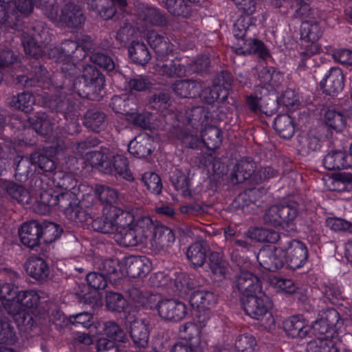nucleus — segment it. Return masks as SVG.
Returning a JSON list of instances; mask_svg holds the SVG:
<instances>
[{
  "label": "nucleus",
  "mask_w": 352,
  "mask_h": 352,
  "mask_svg": "<svg viewBox=\"0 0 352 352\" xmlns=\"http://www.w3.org/2000/svg\"><path fill=\"white\" fill-rule=\"evenodd\" d=\"M321 89L329 95H334L341 91L344 85L343 72L338 67L331 68L320 83Z\"/></svg>",
  "instance_id": "nucleus-17"
},
{
  "label": "nucleus",
  "mask_w": 352,
  "mask_h": 352,
  "mask_svg": "<svg viewBox=\"0 0 352 352\" xmlns=\"http://www.w3.org/2000/svg\"><path fill=\"white\" fill-rule=\"evenodd\" d=\"M82 76L87 86L93 87L95 91L100 90L104 85V76L92 65L84 67Z\"/></svg>",
  "instance_id": "nucleus-39"
},
{
  "label": "nucleus",
  "mask_w": 352,
  "mask_h": 352,
  "mask_svg": "<svg viewBox=\"0 0 352 352\" xmlns=\"http://www.w3.org/2000/svg\"><path fill=\"white\" fill-rule=\"evenodd\" d=\"M235 285L243 295V298H248L262 292L259 278L248 271L240 272L236 277Z\"/></svg>",
  "instance_id": "nucleus-15"
},
{
  "label": "nucleus",
  "mask_w": 352,
  "mask_h": 352,
  "mask_svg": "<svg viewBox=\"0 0 352 352\" xmlns=\"http://www.w3.org/2000/svg\"><path fill=\"white\" fill-rule=\"evenodd\" d=\"M84 124L91 131L99 132L104 128L105 116L103 113L89 110L85 115Z\"/></svg>",
  "instance_id": "nucleus-52"
},
{
  "label": "nucleus",
  "mask_w": 352,
  "mask_h": 352,
  "mask_svg": "<svg viewBox=\"0 0 352 352\" xmlns=\"http://www.w3.org/2000/svg\"><path fill=\"white\" fill-rule=\"evenodd\" d=\"M232 50L236 54L240 55L256 54L261 58H265L268 55L263 43L256 39H245L243 37L237 38Z\"/></svg>",
  "instance_id": "nucleus-21"
},
{
  "label": "nucleus",
  "mask_w": 352,
  "mask_h": 352,
  "mask_svg": "<svg viewBox=\"0 0 352 352\" xmlns=\"http://www.w3.org/2000/svg\"><path fill=\"white\" fill-rule=\"evenodd\" d=\"M186 256L195 267H201L206 261V248L201 243H195L188 248Z\"/></svg>",
  "instance_id": "nucleus-43"
},
{
  "label": "nucleus",
  "mask_w": 352,
  "mask_h": 352,
  "mask_svg": "<svg viewBox=\"0 0 352 352\" xmlns=\"http://www.w3.org/2000/svg\"><path fill=\"white\" fill-rule=\"evenodd\" d=\"M40 298L38 293L32 289L19 291L18 293V300L21 301L25 314L28 309L36 308L38 306Z\"/></svg>",
  "instance_id": "nucleus-59"
},
{
  "label": "nucleus",
  "mask_w": 352,
  "mask_h": 352,
  "mask_svg": "<svg viewBox=\"0 0 352 352\" xmlns=\"http://www.w3.org/2000/svg\"><path fill=\"white\" fill-rule=\"evenodd\" d=\"M85 159L92 167L112 175H118L126 180L133 179L127 158L116 148H103L98 152L86 154Z\"/></svg>",
  "instance_id": "nucleus-1"
},
{
  "label": "nucleus",
  "mask_w": 352,
  "mask_h": 352,
  "mask_svg": "<svg viewBox=\"0 0 352 352\" xmlns=\"http://www.w3.org/2000/svg\"><path fill=\"white\" fill-rule=\"evenodd\" d=\"M130 296L132 299L140 305L149 309H156L157 310L158 304L162 300L157 294L150 293H142L138 289H133Z\"/></svg>",
  "instance_id": "nucleus-48"
},
{
  "label": "nucleus",
  "mask_w": 352,
  "mask_h": 352,
  "mask_svg": "<svg viewBox=\"0 0 352 352\" xmlns=\"http://www.w3.org/2000/svg\"><path fill=\"white\" fill-rule=\"evenodd\" d=\"M338 339L316 338L311 340L307 346V352H338Z\"/></svg>",
  "instance_id": "nucleus-44"
},
{
  "label": "nucleus",
  "mask_w": 352,
  "mask_h": 352,
  "mask_svg": "<svg viewBox=\"0 0 352 352\" xmlns=\"http://www.w3.org/2000/svg\"><path fill=\"white\" fill-rule=\"evenodd\" d=\"M153 228V220L148 217H144L135 221V226L124 230L116 232L115 240L122 246H135L138 244H146L148 234Z\"/></svg>",
  "instance_id": "nucleus-4"
},
{
  "label": "nucleus",
  "mask_w": 352,
  "mask_h": 352,
  "mask_svg": "<svg viewBox=\"0 0 352 352\" xmlns=\"http://www.w3.org/2000/svg\"><path fill=\"white\" fill-rule=\"evenodd\" d=\"M53 184L56 188H63L65 191L75 190L77 181L74 176L64 171H56L52 177Z\"/></svg>",
  "instance_id": "nucleus-50"
},
{
  "label": "nucleus",
  "mask_w": 352,
  "mask_h": 352,
  "mask_svg": "<svg viewBox=\"0 0 352 352\" xmlns=\"http://www.w3.org/2000/svg\"><path fill=\"white\" fill-rule=\"evenodd\" d=\"M152 86L149 79L144 76H135L126 82V87L131 94L142 92L149 89Z\"/></svg>",
  "instance_id": "nucleus-56"
},
{
  "label": "nucleus",
  "mask_w": 352,
  "mask_h": 352,
  "mask_svg": "<svg viewBox=\"0 0 352 352\" xmlns=\"http://www.w3.org/2000/svg\"><path fill=\"white\" fill-rule=\"evenodd\" d=\"M151 270L149 260L145 256H129L124 258L120 267L123 276L132 278L145 276Z\"/></svg>",
  "instance_id": "nucleus-10"
},
{
  "label": "nucleus",
  "mask_w": 352,
  "mask_h": 352,
  "mask_svg": "<svg viewBox=\"0 0 352 352\" xmlns=\"http://www.w3.org/2000/svg\"><path fill=\"white\" fill-rule=\"evenodd\" d=\"M259 264L270 271H276L283 266V250L281 247H268L261 249L257 255Z\"/></svg>",
  "instance_id": "nucleus-14"
},
{
  "label": "nucleus",
  "mask_w": 352,
  "mask_h": 352,
  "mask_svg": "<svg viewBox=\"0 0 352 352\" xmlns=\"http://www.w3.org/2000/svg\"><path fill=\"white\" fill-rule=\"evenodd\" d=\"M150 230L148 241H150L153 250L166 251L175 243V234L169 228L163 225H155L153 222V228Z\"/></svg>",
  "instance_id": "nucleus-9"
},
{
  "label": "nucleus",
  "mask_w": 352,
  "mask_h": 352,
  "mask_svg": "<svg viewBox=\"0 0 352 352\" xmlns=\"http://www.w3.org/2000/svg\"><path fill=\"white\" fill-rule=\"evenodd\" d=\"M153 139L146 133L136 136L128 145L129 152L137 157H145L154 149Z\"/></svg>",
  "instance_id": "nucleus-24"
},
{
  "label": "nucleus",
  "mask_w": 352,
  "mask_h": 352,
  "mask_svg": "<svg viewBox=\"0 0 352 352\" xmlns=\"http://www.w3.org/2000/svg\"><path fill=\"white\" fill-rule=\"evenodd\" d=\"M45 101L43 104L48 106L51 109H56L57 111L64 113L65 119L68 120L69 113L76 110L75 105L70 104L69 100H57L54 98H48V94L45 93Z\"/></svg>",
  "instance_id": "nucleus-53"
},
{
  "label": "nucleus",
  "mask_w": 352,
  "mask_h": 352,
  "mask_svg": "<svg viewBox=\"0 0 352 352\" xmlns=\"http://www.w3.org/2000/svg\"><path fill=\"white\" fill-rule=\"evenodd\" d=\"M283 328L287 335L292 338H305L311 331L308 321L299 316H293L286 319Z\"/></svg>",
  "instance_id": "nucleus-18"
},
{
  "label": "nucleus",
  "mask_w": 352,
  "mask_h": 352,
  "mask_svg": "<svg viewBox=\"0 0 352 352\" xmlns=\"http://www.w3.org/2000/svg\"><path fill=\"white\" fill-rule=\"evenodd\" d=\"M35 104V99L32 94L28 92H23L13 96L9 104L19 110L29 113L33 109V105Z\"/></svg>",
  "instance_id": "nucleus-46"
},
{
  "label": "nucleus",
  "mask_w": 352,
  "mask_h": 352,
  "mask_svg": "<svg viewBox=\"0 0 352 352\" xmlns=\"http://www.w3.org/2000/svg\"><path fill=\"white\" fill-rule=\"evenodd\" d=\"M115 2L120 6L126 5V0H91L89 1V4L91 9L96 10L102 18L109 19L116 12Z\"/></svg>",
  "instance_id": "nucleus-30"
},
{
  "label": "nucleus",
  "mask_w": 352,
  "mask_h": 352,
  "mask_svg": "<svg viewBox=\"0 0 352 352\" xmlns=\"http://www.w3.org/2000/svg\"><path fill=\"white\" fill-rule=\"evenodd\" d=\"M231 87L230 76L227 72H223L219 76L217 82L212 87L206 88L201 92V97L207 103H213L215 101L221 102L222 104L219 107L220 112L223 113V109L228 112H232L236 109L235 100L230 98V101L226 102L228 98L229 89Z\"/></svg>",
  "instance_id": "nucleus-3"
},
{
  "label": "nucleus",
  "mask_w": 352,
  "mask_h": 352,
  "mask_svg": "<svg viewBox=\"0 0 352 352\" xmlns=\"http://www.w3.org/2000/svg\"><path fill=\"white\" fill-rule=\"evenodd\" d=\"M80 48V45L77 42L73 41H65L63 43L61 47L50 49L49 56L52 58H56L57 60L63 61L67 58H70L72 54Z\"/></svg>",
  "instance_id": "nucleus-45"
},
{
  "label": "nucleus",
  "mask_w": 352,
  "mask_h": 352,
  "mask_svg": "<svg viewBox=\"0 0 352 352\" xmlns=\"http://www.w3.org/2000/svg\"><path fill=\"white\" fill-rule=\"evenodd\" d=\"M157 313L162 319L170 321L183 320L187 314L186 305L173 299L162 300L157 306Z\"/></svg>",
  "instance_id": "nucleus-12"
},
{
  "label": "nucleus",
  "mask_w": 352,
  "mask_h": 352,
  "mask_svg": "<svg viewBox=\"0 0 352 352\" xmlns=\"http://www.w3.org/2000/svg\"><path fill=\"white\" fill-rule=\"evenodd\" d=\"M56 206L67 216L78 201L75 191H63L56 194Z\"/></svg>",
  "instance_id": "nucleus-55"
},
{
  "label": "nucleus",
  "mask_w": 352,
  "mask_h": 352,
  "mask_svg": "<svg viewBox=\"0 0 352 352\" xmlns=\"http://www.w3.org/2000/svg\"><path fill=\"white\" fill-rule=\"evenodd\" d=\"M107 307L116 311H126V302L120 294L111 292L107 296Z\"/></svg>",
  "instance_id": "nucleus-64"
},
{
  "label": "nucleus",
  "mask_w": 352,
  "mask_h": 352,
  "mask_svg": "<svg viewBox=\"0 0 352 352\" xmlns=\"http://www.w3.org/2000/svg\"><path fill=\"white\" fill-rule=\"evenodd\" d=\"M104 333L108 340L124 342L126 340V336L124 330L116 322H107L104 326Z\"/></svg>",
  "instance_id": "nucleus-57"
},
{
  "label": "nucleus",
  "mask_w": 352,
  "mask_h": 352,
  "mask_svg": "<svg viewBox=\"0 0 352 352\" xmlns=\"http://www.w3.org/2000/svg\"><path fill=\"white\" fill-rule=\"evenodd\" d=\"M93 201L94 197L88 196L87 199L77 201L72 210L67 212V217L81 225L89 223L96 214V208Z\"/></svg>",
  "instance_id": "nucleus-11"
},
{
  "label": "nucleus",
  "mask_w": 352,
  "mask_h": 352,
  "mask_svg": "<svg viewBox=\"0 0 352 352\" xmlns=\"http://www.w3.org/2000/svg\"><path fill=\"white\" fill-rule=\"evenodd\" d=\"M111 205L103 206L102 215L97 217L91 221V226L94 230L105 233H113L115 232V225L113 218H110V209Z\"/></svg>",
  "instance_id": "nucleus-33"
},
{
  "label": "nucleus",
  "mask_w": 352,
  "mask_h": 352,
  "mask_svg": "<svg viewBox=\"0 0 352 352\" xmlns=\"http://www.w3.org/2000/svg\"><path fill=\"white\" fill-rule=\"evenodd\" d=\"M297 214L298 210L294 206L274 205L266 210L264 221L274 226L287 230Z\"/></svg>",
  "instance_id": "nucleus-6"
},
{
  "label": "nucleus",
  "mask_w": 352,
  "mask_h": 352,
  "mask_svg": "<svg viewBox=\"0 0 352 352\" xmlns=\"http://www.w3.org/2000/svg\"><path fill=\"white\" fill-rule=\"evenodd\" d=\"M146 38L151 47L155 50L156 55L173 51V45L169 41L153 30L148 31Z\"/></svg>",
  "instance_id": "nucleus-34"
},
{
  "label": "nucleus",
  "mask_w": 352,
  "mask_h": 352,
  "mask_svg": "<svg viewBox=\"0 0 352 352\" xmlns=\"http://www.w3.org/2000/svg\"><path fill=\"white\" fill-rule=\"evenodd\" d=\"M242 304L246 314L256 320H261L273 305L270 297L263 292L243 298Z\"/></svg>",
  "instance_id": "nucleus-8"
},
{
  "label": "nucleus",
  "mask_w": 352,
  "mask_h": 352,
  "mask_svg": "<svg viewBox=\"0 0 352 352\" xmlns=\"http://www.w3.org/2000/svg\"><path fill=\"white\" fill-rule=\"evenodd\" d=\"M322 35V27L317 21L305 20L302 23L300 36L304 42H317Z\"/></svg>",
  "instance_id": "nucleus-35"
},
{
  "label": "nucleus",
  "mask_w": 352,
  "mask_h": 352,
  "mask_svg": "<svg viewBox=\"0 0 352 352\" xmlns=\"http://www.w3.org/2000/svg\"><path fill=\"white\" fill-rule=\"evenodd\" d=\"M201 86L193 80H181L173 85L174 92L181 97H194L199 94Z\"/></svg>",
  "instance_id": "nucleus-49"
},
{
  "label": "nucleus",
  "mask_w": 352,
  "mask_h": 352,
  "mask_svg": "<svg viewBox=\"0 0 352 352\" xmlns=\"http://www.w3.org/2000/svg\"><path fill=\"white\" fill-rule=\"evenodd\" d=\"M166 8L173 16L188 17L199 0H164Z\"/></svg>",
  "instance_id": "nucleus-28"
},
{
  "label": "nucleus",
  "mask_w": 352,
  "mask_h": 352,
  "mask_svg": "<svg viewBox=\"0 0 352 352\" xmlns=\"http://www.w3.org/2000/svg\"><path fill=\"white\" fill-rule=\"evenodd\" d=\"M338 315L336 310H330L327 318H321L312 324L311 329L316 338L337 339L338 333L333 327L334 322L330 320L334 318L337 320Z\"/></svg>",
  "instance_id": "nucleus-16"
},
{
  "label": "nucleus",
  "mask_w": 352,
  "mask_h": 352,
  "mask_svg": "<svg viewBox=\"0 0 352 352\" xmlns=\"http://www.w3.org/2000/svg\"><path fill=\"white\" fill-rule=\"evenodd\" d=\"M284 263L292 270L302 267L308 258L306 245L298 240L288 241L282 246Z\"/></svg>",
  "instance_id": "nucleus-7"
},
{
  "label": "nucleus",
  "mask_w": 352,
  "mask_h": 352,
  "mask_svg": "<svg viewBox=\"0 0 352 352\" xmlns=\"http://www.w3.org/2000/svg\"><path fill=\"white\" fill-rule=\"evenodd\" d=\"M128 52L132 60L141 65L147 64L151 58L148 48L142 41H131L128 47Z\"/></svg>",
  "instance_id": "nucleus-31"
},
{
  "label": "nucleus",
  "mask_w": 352,
  "mask_h": 352,
  "mask_svg": "<svg viewBox=\"0 0 352 352\" xmlns=\"http://www.w3.org/2000/svg\"><path fill=\"white\" fill-rule=\"evenodd\" d=\"M202 142L205 146L211 150L219 147L222 142L221 130L214 126H208L201 131Z\"/></svg>",
  "instance_id": "nucleus-38"
},
{
  "label": "nucleus",
  "mask_w": 352,
  "mask_h": 352,
  "mask_svg": "<svg viewBox=\"0 0 352 352\" xmlns=\"http://www.w3.org/2000/svg\"><path fill=\"white\" fill-rule=\"evenodd\" d=\"M274 129L279 135L287 139L293 136L294 133V126L292 118L287 115H278L274 120Z\"/></svg>",
  "instance_id": "nucleus-42"
},
{
  "label": "nucleus",
  "mask_w": 352,
  "mask_h": 352,
  "mask_svg": "<svg viewBox=\"0 0 352 352\" xmlns=\"http://www.w3.org/2000/svg\"><path fill=\"white\" fill-rule=\"evenodd\" d=\"M247 103L253 111H261L267 115L274 113L276 104L274 100L258 98V96H250L247 98Z\"/></svg>",
  "instance_id": "nucleus-37"
},
{
  "label": "nucleus",
  "mask_w": 352,
  "mask_h": 352,
  "mask_svg": "<svg viewBox=\"0 0 352 352\" xmlns=\"http://www.w3.org/2000/svg\"><path fill=\"white\" fill-rule=\"evenodd\" d=\"M170 53L156 55L155 72L160 75L167 76H182L186 75V67L182 65L179 59H169Z\"/></svg>",
  "instance_id": "nucleus-13"
},
{
  "label": "nucleus",
  "mask_w": 352,
  "mask_h": 352,
  "mask_svg": "<svg viewBox=\"0 0 352 352\" xmlns=\"http://www.w3.org/2000/svg\"><path fill=\"white\" fill-rule=\"evenodd\" d=\"M25 268L29 276L37 280H43L50 274L49 267L41 258H30L26 262Z\"/></svg>",
  "instance_id": "nucleus-32"
},
{
  "label": "nucleus",
  "mask_w": 352,
  "mask_h": 352,
  "mask_svg": "<svg viewBox=\"0 0 352 352\" xmlns=\"http://www.w3.org/2000/svg\"><path fill=\"white\" fill-rule=\"evenodd\" d=\"M4 310L10 315L16 317L25 318V311L20 300H18V293L11 299L1 305Z\"/></svg>",
  "instance_id": "nucleus-63"
},
{
  "label": "nucleus",
  "mask_w": 352,
  "mask_h": 352,
  "mask_svg": "<svg viewBox=\"0 0 352 352\" xmlns=\"http://www.w3.org/2000/svg\"><path fill=\"white\" fill-rule=\"evenodd\" d=\"M246 236L252 241L267 243H276L280 237L279 234L274 230L259 228L249 229Z\"/></svg>",
  "instance_id": "nucleus-40"
},
{
  "label": "nucleus",
  "mask_w": 352,
  "mask_h": 352,
  "mask_svg": "<svg viewBox=\"0 0 352 352\" xmlns=\"http://www.w3.org/2000/svg\"><path fill=\"white\" fill-rule=\"evenodd\" d=\"M255 170L256 164L251 158H243L234 166L231 180L233 183H242L250 179Z\"/></svg>",
  "instance_id": "nucleus-26"
},
{
  "label": "nucleus",
  "mask_w": 352,
  "mask_h": 352,
  "mask_svg": "<svg viewBox=\"0 0 352 352\" xmlns=\"http://www.w3.org/2000/svg\"><path fill=\"white\" fill-rule=\"evenodd\" d=\"M36 6L41 8L52 21L62 23L70 28H80L85 21L82 9L74 3H66L60 9L56 3L49 0H38Z\"/></svg>",
  "instance_id": "nucleus-2"
},
{
  "label": "nucleus",
  "mask_w": 352,
  "mask_h": 352,
  "mask_svg": "<svg viewBox=\"0 0 352 352\" xmlns=\"http://www.w3.org/2000/svg\"><path fill=\"white\" fill-rule=\"evenodd\" d=\"M41 227V239L46 243H52L60 236L61 230L54 223H44Z\"/></svg>",
  "instance_id": "nucleus-61"
},
{
  "label": "nucleus",
  "mask_w": 352,
  "mask_h": 352,
  "mask_svg": "<svg viewBox=\"0 0 352 352\" xmlns=\"http://www.w3.org/2000/svg\"><path fill=\"white\" fill-rule=\"evenodd\" d=\"M189 300L193 307L197 308L201 311L209 310L213 307L217 302V297L211 292L197 290L191 294Z\"/></svg>",
  "instance_id": "nucleus-29"
},
{
  "label": "nucleus",
  "mask_w": 352,
  "mask_h": 352,
  "mask_svg": "<svg viewBox=\"0 0 352 352\" xmlns=\"http://www.w3.org/2000/svg\"><path fill=\"white\" fill-rule=\"evenodd\" d=\"M235 352H258V345L256 338L250 334L239 336L234 342Z\"/></svg>",
  "instance_id": "nucleus-51"
},
{
  "label": "nucleus",
  "mask_w": 352,
  "mask_h": 352,
  "mask_svg": "<svg viewBox=\"0 0 352 352\" xmlns=\"http://www.w3.org/2000/svg\"><path fill=\"white\" fill-rule=\"evenodd\" d=\"M210 276L214 280L221 281L226 279L229 272V264L218 252H212L208 263Z\"/></svg>",
  "instance_id": "nucleus-25"
},
{
  "label": "nucleus",
  "mask_w": 352,
  "mask_h": 352,
  "mask_svg": "<svg viewBox=\"0 0 352 352\" xmlns=\"http://www.w3.org/2000/svg\"><path fill=\"white\" fill-rule=\"evenodd\" d=\"M28 120L33 125L37 133L45 135H49L52 131L53 128L51 121L45 113L29 118Z\"/></svg>",
  "instance_id": "nucleus-54"
},
{
  "label": "nucleus",
  "mask_w": 352,
  "mask_h": 352,
  "mask_svg": "<svg viewBox=\"0 0 352 352\" xmlns=\"http://www.w3.org/2000/svg\"><path fill=\"white\" fill-rule=\"evenodd\" d=\"M34 36L27 33L22 35V43L25 52L33 57L38 58L45 52L46 45L51 41V36L47 28L43 25H38L34 30Z\"/></svg>",
  "instance_id": "nucleus-5"
},
{
  "label": "nucleus",
  "mask_w": 352,
  "mask_h": 352,
  "mask_svg": "<svg viewBox=\"0 0 352 352\" xmlns=\"http://www.w3.org/2000/svg\"><path fill=\"white\" fill-rule=\"evenodd\" d=\"M323 164L328 170L348 168L352 166V155L344 151H333L325 155Z\"/></svg>",
  "instance_id": "nucleus-23"
},
{
  "label": "nucleus",
  "mask_w": 352,
  "mask_h": 352,
  "mask_svg": "<svg viewBox=\"0 0 352 352\" xmlns=\"http://www.w3.org/2000/svg\"><path fill=\"white\" fill-rule=\"evenodd\" d=\"M142 14L144 20L151 25L162 26L166 23L165 16L156 8H146Z\"/></svg>",
  "instance_id": "nucleus-62"
},
{
  "label": "nucleus",
  "mask_w": 352,
  "mask_h": 352,
  "mask_svg": "<svg viewBox=\"0 0 352 352\" xmlns=\"http://www.w3.org/2000/svg\"><path fill=\"white\" fill-rule=\"evenodd\" d=\"M352 184V174L342 173L336 177H329L325 180L326 186L331 191L343 192L348 190Z\"/></svg>",
  "instance_id": "nucleus-41"
},
{
  "label": "nucleus",
  "mask_w": 352,
  "mask_h": 352,
  "mask_svg": "<svg viewBox=\"0 0 352 352\" xmlns=\"http://www.w3.org/2000/svg\"><path fill=\"white\" fill-rule=\"evenodd\" d=\"M142 180L148 190L154 195H160L162 189L160 177L153 172H147L142 175Z\"/></svg>",
  "instance_id": "nucleus-60"
},
{
  "label": "nucleus",
  "mask_w": 352,
  "mask_h": 352,
  "mask_svg": "<svg viewBox=\"0 0 352 352\" xmlns=\"http://www.w3.org/2000/svg\"><path fill=\"white\" fill-rule=\"evenodd\" d=\"M261 81L272 88L277 87L283 81V75L274 68H263L259 73Z\"/></svg>",
  "instance_id": "nucleus-58"
},
{
  "label": "nucleus",
  "mask_w": 352,
  "mask_h": 352,
  "mask_svg": "<svg viewBox=\"0 0 352 352\" xmlns=\"http://www.w3.org/2000/svg\"><path fill=\"white\" fill-rule=\"evenodd\" d=\"M41 233V224L34 221L23 223L19 229V236L21 243L30 248L38 245Z\"/></svg>",
  "instance_id": "nucleus-20"
},
{
  "label": "nucleus",
  "mask_w": 352,
  "mask_h": 352,
  "mask_svg": "<svg viewBox=\"0 0 352 352\" xmlns=\"http://www.w3.org/2000/svg\"><path fill=\"white\" fill-rule=\"evenodd\" d=\"M30 165H37L39 168L44 171H52L55 169L54 161L39 152L33 153L30 158L22 157L16 165V170L21 171V173L28 174L29 170L23 172V167H30Z\"/></svg>",
  "instance_id": "nucleus-19"
},
{
  "label": "nucleus",
  "mask_w": 352,
  "mask_h": 352,
  "mask_svg": "<svg viewBox=\"0 0 352 352\" xmlns=\"http://www.w3.org/2000/svg\"><path fill=\"white\" fill-rule=\"evenodd\" d=\"M126 319L130 322V336L138 347H145L148 344L149 338V328L148 321L135 318L130 321V318Z\"/></svg>",
  "instance_id": "nucleus-22"
},
{
  "label": "nucleus",
  "mask_w": 352,
  "mask_h": 352,
  "mask_svg": "<svg viewBox=\"0 0 352 352\" xmlns=\"http://www.w3.org/2000/svg\"><path fill=\"white\" fill-rule=\"evenodd\" d=\"M109 214L110 218H113L115 232H124L125 230L135 226V218L131 212L124 211L116 206L111 205Z\"/></svg>",
  "instance_id": "nucleus-27"
},
{
  "label": "nucleus",
  "mask_w": 352,
  "mask_h": 352,
  "mask_svg": "<svg viewBox=\"0 0 352 352\" xmlns=\"http://www.w3.org/2000/svg\"><path fill=\"white\" fill-rule=\"evenodd\" d=\"M346 120L342 112L334 109L327 110L324 116L325 124L337 132H340L345 128Z\"/></svg>",
  "instance_id": "nucleus-36"
},
{
  "label": "nucleus",
  "mask_w": 352,
  "mask_h": 352,
  "mask_svg": "<svg viewBox=\"0 0 352 352\" xmlns=\"http://www.w3.org/2000/svg\"><path fill=\"white\" fill-rule=\"evenodd\" d=\"M3 187L7 192L19 203L24 205L30 202L32 199L30 194L22 186L12 182H6L3 183Z\"/></svg>",
  "instance_id": "nucleus-47"
}]
</instances>
